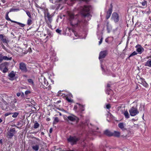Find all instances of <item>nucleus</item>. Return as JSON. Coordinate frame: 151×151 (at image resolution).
Instances as JSON below:
<instances>
[{
	"instance_id": "obj_64",
	"label": "nucleus",
	"mask_w": 151,
	"mask_h": 151,
	"mask_svg": "<svg viewBox=\"0 0 151 151\" xmlns=\"http://www.w3.org/2000/svg\"><path fill=\"white\" fill-rule=\"evenodd\" d=\"M2 121V120L0 118V123H1Z\"/></svg>"
},
{
	"instance_id": "obj_51",
	"label": "nucleus",
	"mask_w": 151,
	"mask_h": 151,
	"mask_svg": "<svg viewBox=\"0 0 151 151\" xmlns=\"http://www.w3.org/2000/svg\"><path fill=\"white\" fill-rule=\"evenodd\" d=\"M77 106L76 105H75L74 107V109L75 111L77 110Z\"/></svg>"
},
{
	"instance_id": "obj_25",
	"label": "nucleus",
	"mask_w": 151,
	"mask_h": 151,
	"mask_svg": "<svg viewBox=\"0 0 151 151\" xmlns=\"http://www.w3.org/2000/svg\"><path fill=\"white\" fill-rule=\"evenodd\" d=\"M31 19L29 18L27 20V24L29 26L31 25L32 24V22Z\"/></svg>"
},
{
	"instance_id": "obj_11",
	"label": "nucleus",
	"mask_w": 151,
	"mask_h": 151,
	"mask_svg": "<svg viewBox=\"0 0 151 151\" xmlns=\"http://www.w3.org/2000/svg\"><path fill=\"white\" fill-rule=\"evenodd\" d=\"M0 39L4 43L7 44L9 42L7 37L3 34L0 35Z\"/></svg>"
},
{
	"instance_id": "obj_16",
	"label": "nucleus",
	"mask_w": 151,
	"mask_h": 151,
	"mask_svg": "<svg viewBox=\"0 0 151 151\" xmlns=\"http://www.w3.org/2000/svg\"><path fill=\"white\" fill-rule=\"evenodd\" d=\"M31 147L34 151H38L39 149V146L37 145L33 144L31 145Z\"/></svg>"
},
{
	"instance_id": "obj_26",
	"label": "nucleus",
	"mask_w": 151,
	"mask_h": 151,
	"mask_svg": "<svg viewBox=\"0 0 151 151\" xmlns=\"http://www.w3.org/2000/svg\"><path fill=\"white\" fill-rule=\"evenodd\" d=\"M124 114L125 117L127 119L129 117V113L127 111H126L124 112Z\"/></svg>"
},
{
	"instance_id": "obj_48",
	"label": "nucleus",
	"mask_w": 151,
	"mask_h": 151,
	"mask_svg": "<svg viewBox=\"0 0 151 151\" xmlns=\"http://www.w3.org/2000/svg\"><path fill=\"white\" fill-rule=\"evenodd\" d=\"M103 40V38L102 37L100 40V41L99 42V45H100L102 42Z\"/></svg>"
},
{
	"instance_id": "obj_13",
	"label": "nucleus",
	"mask_w": 151,
	"mask_h": 151,
	"mask_svg": "<svg viewBox=\"0 0 151 151\" xmlns=\"http://www.w3.org/2000/svg\"><path fill=\"white\" fill-rule=\"evenodd\" d=\"M39 82H41V84L43 86H42V88H47V86L48 84V83L45 78H43V79L42 82L40 81V79H39Z\"/></svg>"
},
{
	"instance_id": "obj_37",
	"label": "nucleus",
	"mask_w": 151,
	"mask_h": 151,
	"mask_svg": "<svg viewBox=\"0 0 151 151\" xmlns=\"http://www.w3.org/2000/svg\"><path fill=\"white\" fill-rule=\"evenodd\" d=\"M3 56L1 54H0V63H1L3 60Z\"/></svg>"
},
{
	"instance_id": "obj_6",
	"label": "nucleus",
	"mask_w": 151,
	"mask_h": 151,
	"mask_svg": "<svg viewBox=\"0 0 151 151\" xmlns=\"http://www.w3.org/2000/svg\"><path fill=\"white\" fill-rule=\"evenodd\" d=\"M16 132L14 128H10L7 133V135L9 138L11 139L15 134Z\"/></svg>"
},
{
	"instance_id": "obj_55",
	"label": "nucleus",
	"mask_w": 151,
	"mask_h": 151,
	"mask_svg": "<svg viewBox=\"0 0 151 151\" xmlns=\"http://www.w3.org/2000/svg\"><path fill=\"white\" fill-rule=\"evenodd\" d=\"M2 139H0V143L2 145L3 144V142L2 140Z\"/></svg>"
},
{
	"instance_id": "obj_8",
	"label": "nucleus",
	"mask_w": 151,
	"mask_h": 151,
	"mask_svg": "<svg viewBox=\"0 0 151 151\" xmlns=\"http://www.w3.org/2000/svg\"><path fill=\"white\" fill-rule=\"evenodd\" d=\"M108 54L107 50L101 51L99 54V59L101 61V59L104 58Z\"/></svg>"
},
{
	"instance_id": "obj_7",
	"label": "nucleus",
	"mask_w": 151,
	"mask_h": 151,
	"mask_svg": "<svg viewBox=\"0 0 151 151\" xmlns=\"http://www.w3.org/2000/svg\"><path fill=\"white\" fill-rule=\"evenodd\" d=\"M111 19L115 22H117L119 21V16L118 14L116 12H114L112 14Z\"/></svg>"
},
{
	"instance_id": "obj_31",
	"label": "nucleus",
	"mask_w": 151,
	"mask_h": 151,
	"mask_svg": "<svg viewBox=\"0 0 151 151\" xmlns=\"http://www.w3.org/2000/svg\"><path fill=\"white\" fill-rule=\"evenodd\" d=\"M14 23L17 24H18L21 27H23L24 26H25V24L21 23L19 22H17L16 21H15Z\"/></svg>"
},
{
	"instance_id": "obj_42",
	"label": "nucleus",
	"mask_w": 151,
	"mask_h": 151,
	"mask_svg": "<svg viewBox=\"0 0 151 151\" xmlns=\"http://www.w3.org/2000/svg\"><path fill=\"white\" fill-rule=\"evenodd\" d=\"M12 114H13L12 113L8 112H7V113H6L4 115H5V116H8V115H9Z\"/></svg>"
},
{
	"instance_id": "obj_2",
	"label": "nucleus",
	"mask_w": 151,
	"mask_h": 151,
	"mask_svg": "<svg viewBox=\"0 0 151 151\" xmlns=\"http://www.w3.org/2000/svg\"><path fill=\"white\" fill-rule=\"evenodd\" d=\"M44 18L46 22L48 25L51 24L52 21L53 15L50 14L48 11L46 12H44Z\"/></svg>"
},
{
	"instance_id": "obj_46",
	"label": "nucleus",
	"mask_w": 151,
	"mask_h": 151,
	"mask_svg": "<svg viewBox=\"0 0 151 151\" xmlns=\"http://www.w3.org/2000/svg\"><path fill=\"white\" fill-rule=\"evenodd\" d=\"M30 93V91H29L27 90L25 92V93L26 95H27L29 93Z\"/></svg>"
},
{
	"instance_id": "obj_54",
	"label": "nucleus",
	"mask_w": 151,
	"mask_h": 151,
	"mask_svg": "<svg viewBox=\"0 0 151 151\" xmlns=\"http://www.w3.org/2000/svg\"><path fill=\"white\" fill-rule=\"evenodd\" d=\"M52 131V128H50L49 130V132L50 133H51Z\"/></svg>"
},
{
	"instance_id": "obj_9",
	"label": "nucleus",
	"mask_w": 151,
	"mask_h": 151,
	"mask_svg": "<svg viewBox=\"0 0 151 151\" xmlns=\"http://www.w3.org/2000/svg\"><path fill=\"white\" fill-rule=\"evenodd\" d=\"M19 68L23 72H26L27 71L26 65L24 63H21L19 64Z\"/></svg>"
},
{
	"instance_id": "obj_36",
	"label": "nucleus",
	"mask_w": 151,
	"mask_h": 151,
	"mask_svg": "<svg viewBox=\"0 0 151 151\" xmlns=\"http://www.w3.org/2000/svg\"><path fill=\"white\" fill-rule=\"evenodd\" d=\"M66 100L69 102H72L73 101L71 99H70L68 97L66 98Z\"/></svg>"
},
{
	"instance_id": "obj_30",
	"label": "nucleus",
	"mask_w": 151,
	"mask_h": 151,
	"mask_svg": "<svg viewBox=\"0 0 151 151\" xmlns=\"http://www.w3.org/2000/svg\"><path fill=\"white\" fill-rule=\"evenodd\" d=\"M19 10V9H14L12 8L10 9L9 11V12H16Z\"/></svg>"
},
{
	"instance_id": "obj_60",
	"label": "nucleus",
	"mask_w": 151,
	"mask_h": 151,
	"mask_svg": "<svg viewBox=\"0 0 151 151\" xmlns=\"http://www.w3.org/2000/svg\"><path fill=\"white\" fill-rule=\"evenodd\" d=\"M46 120L47 121H50V118H48Z\"/></svg>"
},
{
	"instance_id": "obj_15",
	"label": "nucleus",
	"mask_w": 151,
	"mask_h": 151,
	"mask_svg": "<svg viewBox=\"0 0 151 151\" xmlns=\"http://www.w3.org/2000/svg\"><path fill=\"white\" fill-rule=\"evenodd\" d=\"M15 76V75L14 72L13 71H12L8 75V76L9 78V79L12 81L14 80V78Z\"/></svg>"
},
{
	"instance_id": "obj_22",
	"label": "nucleus",
	"mask_w": 151,
	"mask_h": 151,
	"mask_svg": "<svg viewBox=\"0 0 151 151\" xmlns=\"http://www.w3.org/2000/svg\"><path fill=\"white\" fill-rule=\"evenodd\" d=\"M40 126V124L37 121H36L33 127L35 129H37Z\"/></svg>"
},
{
	"instance_id": "obj_44",
	"label": "nucleus",
	"mask_w": 151,
	"mask_h": 151,
	"mask_svg": "<svg viewBox=\"0 0 151 151\" xmlns=\"http://www.w3.org/2000/svg\"><path fill=\"white\" fill-rule=\"evenodd\" d=\"M143 85L145 87H147V86L148 84L146 82L144 81V82H142Z\"/></svg>"
},
{
	"instance_id": "obj_4",
	"label": "nucleus",
	"mask_w": 151,
	"mask_h": 151,
	"mask_svg": "<svg viewBox=\"0 0 151 151\" xmlns=\"http://www.w3.org/2000/svg\"><path fill=\"white\" fill-rule=\"evenodd\" d=\"M129 111L130 115L132 116H135L139 113L137 109L134 106L132 107L129 110Z\"/></svg>"
},
{
	"instance_id": "obj_28",
	"label": "nucleus",
	"mask_w": 151,
	"mask_h": 151,
	"mask_svg": "<svg viewBox=\"0 0 151 151\" xmlns=\"http://www.w3.org/2000/svg\"><path fill=\"white\" fill-rule=\"evenodd\" d=\"M59 122V120L58 117L55 118L54 119L53 122V124H56Z\"/></svg>"
},
{
	"instance_id": "obj_33",
	"label": "nucleus",
	"mask_w": 151,
	"mask_h": 151,
	"mask_svg": "<svg viewBox=\"0 0 151 151\" xmlns=\"http://www.w3.org/2000/svg\"><path fill=\"white\" fill-rule=\"evenodd\" d=\"M8 69L7 67H5L3 70L2 72L3 73H6L8 71Z\"/></svg>"
},
{
	"instance_id": "obj_59",
	"label": "nucleus",
	"mask_w": 151,
	"mask_h": 151,
	"mask_svg": "<svg viewBox=\"0 0 151 151\" xmlns=\"http://www.w3.org/2000/svg\"><path fill=\"white\" fill-rule=\"evenodd\" d=\"M101 68H102V70L103 71H104V68H103L102 65H101Z\"/></svg>"
},
{
	"instance_id": "obj_27",
	"label": "nucleus",
	"mask_w": 151,
	"mask_h": 151,
	"mask_svg": "<svg viewBox=\"0 0 151 151\" xmlns=\"http://www.w3.org/2000/svg\"><path fill=\"white\" fill-rule=\"evenodd\" d=\"M137 54V53L135 51H134L127 58V59H129V58L132 56H134Z\"/></svg>"
},
{
	"instance_id": "obj_61",
	"label": "nucleus",
	"mask_w": 151,
	"mask_h": 151,
	"mask_svg": "<svg viewBox=\"0 0 151 151\" xmlns=\"http://www.w3.org/2000/svg\"><path fill=\"white\" fill-rule=\"evenodd\" d=\"M34 138H35V139L36 140H37V141H39L40 140V139L38 138H36L35 137Z\"/></svg>"
},
{
	"instance_id": "obj_35",
	"label": "nucleus",
	"mask_w": 151,
	"mask_h": 151,
	"mask_svg": "<svg viewBox=\"0 0 151 151\" xmlns=\"http://www.w3.org/2000/svg\"><path fill=\"white\" fill-rule=\"evenodd\" d=\"M106 27H107V29L108 31V33H109L110 31L111 28L109 27L108 22L107 23V24L106 25Z\"/></svg>"
},
{
	"instance_id": "obj_34",
	"label": "nucleus",
	"mask_w": 151,
	"mask_h": 151,
	"mask_svg": "<svg viewBox=\"0 0 151 151\" xmlns=\"http://www.w3.org/2000/svg\"><path fill=\"white\" fill-rule=\"evenodd\" d=\"M8 63L7 62H5L4 63H2L1 65L2 66L6 67L8 65Z\"/></svg>"
},
{
	"instance_id": "obj_18",
	"label": "nucleus",
	"mask_w": 151,
	"mask_h": 151,
	"mask_svg": "<svg viewBox=\"0 0 151 151\" xmlns=\"http://www.w3.org/2000/svg\"><path fill=\"white\" fill-rule=\"evenodd\" d=\"M112 132L108 130H106L104 131V134L108 136H112Z\"/></svg>"
},
{
	"instance_id": "obj_39",
	"label": "nucleus",
	"mask_w": 151,
	"mask_h": 151,
	"mask_svg": "<svg viewBox=\"0 0 151 151\" xmlns=\"http://www.w3.org/2000/svg\"><path fill=\"white\" fill-rule=\"evenodd\" d=\"M56 32L58 33L60 35L61 34L62 31L60 29H57L56 30Z\"/></svg>"
},
{
	"instance_id": "obj_49",
	"label": "nucleus",
	"mask_w": 151,
	"mask_h": 151,
	"mask_svg": "<svg viewBox=\"0 0 151 151\" xmlns=\"http://www.w3.org/2000/svg\"><path fill=\"white\" fill-rule=\"evenodd\" d=\"M35 6H36V7H37V8H38L40 9H42V7H40V6H39L37 4H36L35 5Z\"/></svg>"
},
{
	"instance_id": "obj_24",
	"label": "nucleus",
	"mask_w": 151,
	"mask_h": 151,
	"mask_svg": "<svg viewBox=\"0 0 151 151\" xmlns=\"http://www.w3.org/2000/svg\"><path fill=\"white\" fill-rule=\"evenodd\" d=\"M12 59V57H8L7 56H3V60H11Z\"/></svg>"
},
{
	"instance_id": "obj_63",
	"label": "nucleus",
	"mask_w": 151,
	"mask_h": 151,
	"mask_svg": "<svg viewBox=\"0 0 151 151\" xmlns=\"http://www.w3.org/2000/svg\"><path fill=\"white\" fill-rule=\"evenodd\" d=\"M50 2L53 3V1L52 0H50Z\"/></svg>"
},
{
	"instance_id": "obj_43",
	"label": "nucleus",
	"mask_w": 151,
	"mask_h": 151,
	"mask_svg": "<svg viewBox=\"0 0 151 151\" xmlns=\"http://www.w3.org/2000/svg\"><path fill=\"white\" fill-rule=\"evenodd\" d=\"M28 81L29 83L33 84L34 82L33 81V80L31 79H29L28 80Z\"/></svg>"
},
{
	"instance_id": "obj_50",
	"label": "nucleus",
	"mask_w": 151,
	"mask_h": 151,
	"mask_svg": "<svg viewBox=\"0 0 151 151\" xmlns=\"http://www.w3.org/2000/svg\"><path fill=\"white\" fill-rule=\"evenodd\" d=\"M110 87H111V84L109 83H107V85L106 88H110Z\"/></svg>"
},
{
	"instance_id": "obj_32",
	"label": "nucleus",
	"mask_w": 151,
	"mask_h": 151,
	"mask_svg": "<svg viewBox=\"0 0 151 151\" xmlns=\"http://www.w3.org/2000/svg\"><path fill=\"white\" fill-rule=\"evenodd\" d=\"M13 114L12 117L13 118H16L18 116L19 113L18 112H15L14 113H13Z\"/></svg>"
},
{
	"instance_id": "obj_5",
	"label": "nucleus",
	"mask_w": 151,
	"mask_h": 151,
	"mask_svg": "<svg viewBox=\"0 0 151 151\" xmlns=\"http://www.w3.org/2000/svg\"><path fill=\"white\" fill-rule=\"evenodd\" d=\"M79 139L75 136L72 137L70 136L67 139L68 142H70L72 144H75L78 141Z\"/></svg>"
},
{
	"instance_id": "obj_23",
	"label": "nucleus",
	"mask_w": 151,
	"mask_h": 151,
	"mask_svg": "<svg viewBox=\"0 0 151 151\" xmlns=\"http://www.w3.org/2000/svg\"><path fill=\"white\" fill-rule=\"evenodd\" d=\"M111 91L110 88H106L105 92L108 95L110 94V92Z\"/></svg>"
},
{
	"instance_id": "obj_41",
	"label": "nucleus",
	"mask_w": 151,
	"mask_h": 151,
	"mask_svg": "<svg viewBox=\"0 0 151 151\" xmlns=\"http://www.w3.org/2000/svg\"><path fill=\"white\" fill-rule=\"evenodd\" d=\"M75 16L73 14H72L70 15V19L72 20L74 18Z\"/></svg>"
},
{
	"instance_id": "obj_20",
	"label": "nucleus",
	"mask_w": 151,
	"mask_h": 151,
	"mask_svg": "<svg viewBox=\"0 0 151 151\" xmlns=\"http://www.w3.org/2000/svg\"><path fill=\"white\" fill-rule=\"evenodd\" d=\"M9 12H7L6 13V18H5L8 21H9L12 22L14 23L15 21L12 20L11 19H10L9 18V16H8V14H9Z\"/></svg>"
},
{
	"instance_id": "obj_58",
	"label": "nucleus",
	"mask_w": 151,
	"mask_h": 151,
	"mask_svg": "<svg viewBox=\"0 0 151 151\" xmlns=\"http://www.w3.org/2000/svg\"><path fill=\"white\" fill-rule=\"evenodd\" d=\"M3 102L6 105H8V103L4 101Z\"/></svg>"
},
{
	"instance_id": "obj_52",
	"label": "nucleus",
	"mask_w": 151,
	"mask_h": 151,
	"mask_svg": "<svg viewBox=\"0 0 151 151\" xmlns=\"http://www.w3.org/2000/svg\"><path fill=\"white\" fill-rule=\"evenodd\" d=\"M133 127H135L138 128L139 125L138 124H135L134 125Z\"/></svg>"
},
{
	"instance_id": "obj_29",
	"label": "nucleus",
	"mask_w": 151,
	"mask_h": 151,
	"mask_svg": "<svg viewBox=\"0 0 151 151\" xmlns=\"http://www.w3.org/2000/svg\"><path fill=\"white\" fill-rule=\"evenodd\" d=\"M25 11L29 18H32L30 12L28 10H25Z\"/></svg>"
},
{
	"instance_id": "obj_12",
	"label": "nucleus",
	"mask_w": 151,
	"mask_h": 151,
	"mask_svg": "<svg viewBox=\"0 0 151 151\" xmlns=\"http://www.w3.org/2000/svg\"><path fill=\"white\" fill-rule=\"evenodd\" d=\"M113 6L112 4H110V8H109L108 11L107 12L106 18L107 19H108L110 17L112 11Z\"/></svg>"
},
{
	"instance_id": "obj_3",
	"label": "nucleus",
	"mask_w": 151,
	"mask_h": 151,
	"mask_svg": "<svg viewBox=\"0 0 151 151\" xmlns=\"http://www.w3.org/2000/svg\"><path fill=\"white\" fill-rule=\"evenodd\" d=\"M67 121H70L72 122H76L77 123L79 120L78 118L76 116L74 115L71 114L70 116L67 117V119H65Z\"/></svg>"
},
{
	"instance_id": "obj_19",
	"label": "nucleus",
	"mask_w": 151,
	"mask_h": 151,
	"mask_svg": "<svg viewBox=\"0 0 151 151\" xmlns=\"http://www.w3.org/2000/svg\"><path fill=\"white\" fill-rule=\"evenodd\" d=\"M120 133L119 132L115 131L113 133H112V136L115 137H119L120 136Z\"/></svg>"
},
{
	"instance_id": "obj_57",
	"label": "nucleus",
	"mask_w": 151,
	"mask_h": 151,
	"mask_svg": "<svg viewBox=\"0 0 151 151\" xmlns=\"http://www.w3.org/2000/svg\"><path fill=\"white\" fill-rule=\"evenodd\" d=\"M6 108H4V109L3 108V109L7 111L8 109L7 108V106H6Z\"/></svg>"
},
{
	"instance_id": "obj_21",
	"label": "nucleus",
	"mask_w": 151,
	"mask_h": 151,
	"mask_svg": "<svg viewBox=\"0 0 151 151\" xmlns=\"http://www.w3.org/2000/svg\"><path fill=\"white\" fill-rule=\"evenodd\" d=\"M145 66H148L151 67V60H149L146 62L145 65Z\"/></svg>"
},
{
	"instance_id": "obj_45",
	"label": "nucleus",
	"mask_w": 151,
	"mask_h": 151,
	"mask_svg": "<svg viewBox=\"0 0 151 151\" xmlns=\"http://www.w3.org/2000/svg\"><path fill=\"white\" fill-rule=\"evenodd\" d=\"M111 106L110 104H108L106 105V108L107 109H109L111 108Z\"/></svg>"
},
{
	"instance_id": "obj_53",
	"label": "nucleus",
	"mask_w": 151,
	"mask_h": 151,
	"mask_svg": "<svg viewBox=\"0 0 151 151\" xmlns=\"http://www.w3.org/2000/svg\"><path fill=\"white\" fill-rule=\"evenodd\" d=\"M21 94L20 93H17V96H19Z\"/></svg>"
},
{
	"instance_id": "obj_1",
	"label": "nucleus",
	"mask_w": 151,
	"mask_h": 151,
	"mask_svg": "<svg viewBox=\"0 0 151 151\" xmlns=\"http://www.w3.org/2000/svg\"><path fill=\"white\" fill-rule=\"evenodd\" d=\"M91 8L90 5H85L82 7V14L84 17L89 16L90 15V11Z\"/></svg>"
},
{
	"instance_id": "obj_17",
	"label": "nucleus",
	"mask_w": 151,
	"mask_h": 151,
	"mask_svg": "<svg viewBox=\"0 0 151 151\" xmlns=\"http://www.w3.org/2000/svg\"><path fill=\"white\" fill-rule=\"evenodd\" d=\"M118 126L123 131H124V130H126L127 129L126 128L124 127V124L123 123H119L118 124Z\"/></svg>"
},
{
	"instance_id": "obj_14",
	"label": "nucleus",
	"mask_w": 151,
	"mask_h": 151,
	"mask_svg": "<svg viewBox=\"0 0 151 151\" xmlns=\"http://www.w3.org/2000/svg\"><path fill=\"white\" fill-rule=\"evenodd\" d=\"M135 47L137 48V51L140 54H141L144 51V48L139 45H137Z\"/></svg>"
},
{
	"instance_id": "obj_56",
	"label": "nucleus",
	"mask_w": 151,
	"mask_h": 151,
	"mask_svg": "<svg viewBox=\"0 0 151 151\" xmlns=\"http://www.w3.org/2000/svg\"><path fill=\"white\" fill-rule=\"evenodd\" d=\"M1 1L3 3H5L6 2V0H1Z\"/></svg>"
},
{
	"instance_id": "obj_38",
	"label": "nucleus",
	"mask_w": 151,
	"mask_h": 151,
	"mask_svg": "<svg viewBox=\"0 0 151 151\" xmlns=\"http://www.w3.org/2000/svg\"><path fill=\"white\" fill-rule=\"evenodd\" d=\"M71 1H84L86 2L87 3V2H88L90 1V0H71Z\"/></svg>"
},
{
	"instance_id": "obj_10",
	"label": "nucleus",
	"mask_w": 151,
	"mask_h": 151,
	"mask_svg": "<svg viewBox=\"0 0 151 151\" xmlns=\"http://www.w3.org/2000/svg\"><path fill=\"white\" fill-rule=\"evenodd\" d=\"M83 21L82 20H78L77 22L75 24H73L72 23H71V25L74 27H81L83 26Z\"/></svg>"
},
{
	"instance_id": "obj_62",
	"label": "nucleus",
	"mask_w": 151,
	"mask_h": 151,
	"mask_svg": "<svg viewBox=\"0 0 151 151\" xmlns=\"http://www.w3.org/2000/svg\"><path fill=\"white\" fill-rule=\"evenodd\" d=\"M41 134L42 135H44L45 134L43 132H42Z\"/></svg>"
},
{
	"instance_id": "obj_47",
	"label": "nucleus",
	"mask_w": 151,
	"mask_h": 151,
	"mask_svg": "<svg viewBox=\"0 0 151 151\" xmlns=\"http://www.w3.org/2000/svg\"><path fill=\"white\" fill-rule=\"evenodd\" d=\"M146 4H147L146 1H145L143 2L142 3V6H145Z\"/></svg>"
},
{
	"instance_id": "obj_40",
	"label": "nucleus",
	"mask_w": 151,
	"mask_h": 151,
	"mask_svg": "<svg viewBox=\"0 0 151 151\" xmlns=\"http://www.w3.org/2000/svg\"><path fill=\"white\" fill-rule=\"evenodd\" d=\"M79 105H80V109H81V111H83L85 109L83 106L80 105V104H79Z\"/></svg>"
}]
</instances>
